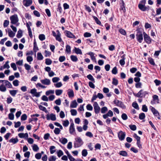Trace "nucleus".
I'll return each mask as SVG.
<instances>
[{
  "label": "nucleus",
  "mask_w": 161,
  "mask_h": 161,
  "mask_svg": "<svg viewBox=\"0 0 161 161\" xmlns=\"http://www.w3.org/2000/svg\"><path fill=\"white\" fill-rule=\"evenodd\" d=\"M139 119H140L142 120L144 119L145 118V115L144 113H140L139 114Z\"/></svg>",
  "instance_id": "c9c22d12"
},
{
  "label": "nucleus",
  "mask_w": 161,
  "mask_h": 161,
  "mask_svg": "<svg viewBox=\"0 0 161 161\" xmlns=\"http://www.w3.org/2000/svg\"><path fill=\"white\" fill-rule=\"evenodd\" d=\"M77 111L75 109H71V115L73 116H75L77 115Z\"/></svg>",
  "instance_id": "5fc2aeb1"
},
{
  "label": "nucleus",
  "mask_w": 161,
  "mask_h": 161,
  "mask_svg": "<svg viewBox=\"0 0 161 161\" xmlns=\"http://www.w3.org/2000/svg\"><path fill=\"white\" fill-rule=\"evenodd\" d=\"M37 59L39 60H42L43 58V56L41 53H38L37 54Z\"/></svg>",
  "instance_id": "37998d69"
},
{
  "label": "nucleus",
  "mask_w": 161,
  "mask_h": 161,
  "mask_svg": "<svg viewBox=\"0 0 161 161\" xmlns=\"http://www.w3.org/2000/svg\"><path fill=\"white\" fill-rule=\"evenodd\" d=\"M24 67L25 68V69L29 71L30 70L31 68V66L28 64H24Z\"/></svg>",
  "instance_id": "a18cd8bd"
},
{
  "label": "nucleus",
  "mask_w": 161,
  "mask_h": 161,
  "mask_svg": "<svg viewBox=\"0 0 161 161\" xmlns=\"http://www.w3.org/2000/svg\"><path fill=\"white\" fill-rule=\"evenodd\" d=\"M132 106L135 109L139 110V108L138 104L136 102H133L132 104Z\"/></svg>",
  "instance_id": "c03bdc74"
},
{
  "label": "nucleus",
  "mask_w": 161,
  "mask_h": 161,
  "mask_svg": "<svg viewBox=\"0 0 161 161\" xmlns=\"http://www.w3.org/2000/svg\"><path fill=\"white\" fill-rule=\"evenodd\" d=\"M59 141L63 144H65L67 142V140L65 138H62L59 139Z\"/></svg>",
  "instance_id": "bb28decb"
},
{
  "label": "nucleus",
  "mask_w": 161,
  "mask_h": 161,
  "mask_svg": "<svg viewBox=\"0 0 161 161\" xmlns=\"http://www.w3.org/2000/svg\"><path fill=\"white\" fill-rule=\"evenodd\" d=\"M93 18L95 20V22H96V23H97V24L99 25H101V22L98 19V18L95 16H93Z\"/></svg>",
  "instance_id": "4c0bfd02"
},
{
  "label": "nucleus",
  "mask_w": 161,
  "mask_h": 161,
  "mask_svg": "<svg viewBox=\"0 0 161 161\" xmlns=\"http://www.w3.org/2000/svg\"><path fill=\"white\" fill-rule=\"evenodd\" d=\"M143 34L144 35V40L145 42L148 44L151 43L152 39L150 37L144 32H143Z\"/></svg>",
  "instance_id": "1a4fd4ad"
},
{
  "label": "nucleus",
  "mask_w": 161,
  "mask_h": 161,
  "mask_svg": "<svg viewBox=\"0 0 161 161\" xmlns=\"http://www.w3.org/2000/svg\"><path fill=\"white\" fill-rule=\"evenodd\" d=\"M57 32H58L57 35L56 36V39L59 42H61L62 41V39L60 37V34L58 31H57Z\"/></svg>",
  "instance_id": "f704fd0d"
},
{
  "label": "nucleus",
  "mask_w": 161,
  "mask_h": 161,
  "mask_svg": "<svg viewBox=\"0 0 161 161\" xmlns=\"http://www.w3.org/2000/svg\"><path fill=\"white\" fill-rule=\"evenodd\" d=\"M148 60L151 64L153 66L155 65V64L154 63L153 59L151 57H149L148 58Z\"/></svg>",
  "instance_id": "b1692460"
},
{
  "label": "nucleus",
  "mask_w": 161,
  "mask_h": 161,
  "mask_svg": "<svg viewBox=\"0 0 161 161\" xmlns=\"http://www.w3.org/2000/svg\"><path fill=\"white\" fill-rule=\"evenodd\" d=\"M56 159V157L54 156H52L48 158L49 161H55Z\"/></svg>",
  "instance_id": "603ef678"
},
{
  "label": "nucleus",
  "mask_w": 161,
  "mask_h": 161,
  "mask_svg": "<svg viewBox=\"0 0 161 161\" xmlns=\"http://www.w3.org/2000/svg\"><path fill=\"white\" fill-rule=\"evenodd\" d=\"M112 83L114 85L117 86L118 84V81L115 78H113L112 79Z\"/></svg>",
  "instance_id": "e433bc0d"
},
{
  "label": "nucleus",
  "mask_w": 161,
  "mask_h": 161,
  "mask_svg": "<svg viewBox=\"0 0 161 161\" xmlns=\"http://www.w3.org/2000/svg\"><path fill=\"white\" fill-rule=\"evenodd\" d=\"M153 101H151V103L152 104H155V103L154 102V101L157 100V103H159V99L158 98V96L156 95H154L153 97Z\"/></svg>",
  "instance_id": "dca6fc26"
},
{
  "label": "nucleus",
  "mask_w": 161,
  "mask_h": 161,
  "mask_svg": "<svg viewBox=\"0 0 161 161\" xmlns=\"http://www.w3.org/2000/svg\"><path fill=\"white\" fill-rule=\"evenodd\" d=\"M22 30H19L17 34V37L18 38H20L22 37Z\"/></svg>",
  "instance_id": "a19ab883"
},
{
  "label": "nucleus",
  "mask_w": 161,
  "mask_h": 161,
  "mask_svg": "<svg viewBox=\"0 0 161 161\" xmlns=\"http://www.w3.org/2000/svg\"><path fill=\"white\" fill-rule=\"evenodd\" d=\"M30 93L33 96H35L36 97H39L40 96V92H37L35 88H33L31 90Z\"/></svg>",
  "instance_id": "9b49d317"
},
{
  "label": "nucleus",
  "mask_w": 161,
  "mask_h": 161,
  "mask_svg": "<svg viewBox=\"0 0 161 161\" xmlns=\"http://www.w3.org/2000/svg\"><path fill=\"white\" fill-rule=\"evenodd\" d=\"M86 109L87 110L92 111L93 109V107L90 104H88L86 106Z\"/></svg>",
  "instance_id": "864d4df0"
},
{
  "label": "nucleus",
  "mask_w": 161,
  "mask_h": 161,
  "mask_svg": "<svg viewBox=\"0 0 161 161\" xmlns=\"http://www.w3.org/2000/svg\"><path fill=\"white\" fill-rule=\"evenodd\" d=\"M149 108L154 116L156 117L158 119H160V116L158 111L152 106H150Z\"/></svg>",
  "instance_id": "20e7f679"
},
{
  "label": "nucleus",
  "mask_w": 161,
  "mask_h": 161,
  "mask_svg": "<svg viewBox=\"0 0 161 161\" xmlns=\"http://www.w3.org/2000/svg\"><path fill=\"white\" fill-rule=\"evenodd\" d=\"M32 3V0H23V4L26 7L29 6Z\"/></svg>",
  "instance_id": "2eb2a0df"
},
{
  "label": "nucleus",
  "mask_w": 161,
  "mask_h": 161,
  "mask_svg": "<svg viewBox=\"0 0 161 161\" xmlns=\"http://www.w3.org/2000/svg\"><path fill=\"white\" fill-rule=\"evenodd\" d=\"M82 155L83 156L86 157L88 154L87 150L84 149L81 152Z\"/></svg>",
  "instance_id": "58836bf2"
},
{
  "label": "nucleus",
  "mask_w": 161,
  "mask_h": 161,
  "mask_svg": "<svg viewBox=\"0 0 161 161\" xmlns=\"http://www.w3.org/2000/svg\"><path fill=\"white\" fill-rule=\"evenodd\" d=\"M120 9L122 10L125 13L126 11L125 8V4L124 2L122 1L121 3V5L120 7Z\"/></svg>",
  "instance_id": "412c9836"
},
{
  "label": "nucleus",
  "mask_w": 161,
  "mask_h": 161,
  "mask_svg": "<svg viewBox=\"0 0 161 161\" xmlns=\"http://www.w3.org/2000/svg\"><path fill=\"white\" fill-rule=\"evenodd\" d=\"M0 91L2 92H5L6 91V88L3 84L0 86Z\"/></svg>",
  "instance_id": "393cba45"
},
{
  "label": "nucleus",
  "mask_w": 161,
  "mask_h": 161,
  "mask_svg": "<svg viewBox=\"0 0 161 161\" xmlns=\"http://www.w3.org/2000/svg\"><path fill=\"white\" fill-rule=\"evenodd\" d=\"M83 142L80 137L75 138L74 142V147L75 148L79 147L83 144Z\"/></svg>",
  "instance_id": "f03ea898"
},
{
  "label": "nucleus",
  "mask_w": 161,
  "mask_h": 161,
  "mask_svg": "<svg viewBox=\"0 0 161 161\" xmlns=\"http://www.w3.org/2000/svg\"><path fill=\"white\" fill-rule=\"evenodd\" d=\"M78 105V104L76 100H74L71 103V108H75Z\"/></svg>",
  "instance_id": "5701e85b"
},
{
  "label": "nucleus",
  "mask_w": 161,
  "mask_h": 161,
  "mask_svg": "<svg viewBox=\"0 0 161 161\" xmlns=\"http://www.w3.org/2000/svg\"><path fill=\"white\" fill-rule=\"evenodd\" d=\"M8 36L11 37H14L15 35V33H14L11 30H10L8 31Z\"/></svg>",
  "instance_id": "cd10ccee"
},
{
  "label": "nucleus",
  "mask_w": 161,
  "mask_h": 161,
  "mask_svg": "<svg viewBox=\"0 0 161 161\" xmlns=\"http://www.w3.org/2000/svg\"><path fill=\"white\" fill-rule=\"evenodd\" d=\"M63 124L64 126L67 127L69 125V122L67 120H64L63 121Z\"/></svg>",
  "instance_id": "49530a36"
},
{
  "label": "nucleus",
  "mask_w": 161,
  "mask_h": 161,
  "mask_svg": "<svg viewBox=\"0 0 161 161\" xmlns=\"http://www.w3.org/2000/svg\"><path fill=\"white\" fill-rule=\"evenodd\" d=\"M9 63V62L8 61H7L5 64L3 65V68L9 69L10 68L9 65L8 64Z\"/></svg>",
  "instance_id": "69168bd1"
},
{
  "label": "nucleus",
  "mask_w": 161,
  "mask_h": 161,
  "mask_svg": "<svg viewBox=\"0 0 161 161\" xmlns=\"http://www.w3.org/2000/svg\"><path fill=\"white\" fill-rule=\"evenodd\" d=\"M55 86L57 88H59L62 86V84L61 82H59L54 84Z\"/></svg>",
  "instance_id": "0e129e2a"
},
{
  "label": "nucleus",
  "mask_w": 161,
  "mask_h": 161,
  "mask_svg": "<svg viewBox=\"0 0 161 161\" xmlns=\"http://www.w3.org/2000/svg\"><path fill=\"white\" fill-rule=\"evenodd\" d=\"M119 31L122 34L124 35H126V32L125 30L123 29H120L119 30Z\"/></svg>",
  "instance_id": "052dcab7"
},
{
  "label": "nucleus",
  "mask_w": 161,
  "mask_h": 161,
  "mask_svg": "<svg viewBox=\"0 0 161 161\" xmlns=\"http://www.w3.org/2000/svg\"><path fill=\"white\" fill-rule=\"evenodd\" d=\"M32 149L35 152H37L39 150V148L36 144H34L32 146Z\"/></svg>",
  "instance_id": "473e14b6"
},
{
  "label": "nucleus",
  "mask_w": 161,
  "mask_h": 161,
  "mask_svg": "<svg viewBox=\"0 0 161 161\" xmlns=\"http://www.w3.org/2000/svg\"><path fill=\"white\" fill-rule=\"evenodd\" d=\"M142 110L144 112H147L148 110L147 107L145 105H143L142 106Z\"/></svg>",
  "instance_id": "13d9d810"
},
{
  "label": "nucleus",
  "mask_w": 161,
  "mask_h": 161,
  "mask_svg": "<svg viewBox=\"0 0 161 161\" xmlns=\"http://www.w3.org/2000/svg\"><path fill=\"white\" fill-rule=\"evenodd\" d=\"M63 91L61 89H57L55 90V94L57 96H59L61 95L63 92Z\"/></svg>",
  "instance_id": "c756f323"
},
{
  "label": "nucleus",
  "mask_w": 161,
  "mask_h": 161,
  "mask_svg": "<svg viewBox=\"0 0 161 161\" xmlns=\"http://www.w3.org/2000/svg\"><path fill=\"white\" fill-rule=\"evenodd\" d=\"M26 60L28 62L31 64V62L33 60V57L31 56H28L26 58Z\"/></svg>",
  "instance_id": "72a5a7b5"
},
{
  "label": "nucleus",
  "mask_w": 161,
  "mask_h": 161,
  "mask_svg": "<svg viewBox=\"0 0 161 161\" xmlns=\"http://www.w3.org/2000/svg\"><path fill=\"white\" fill-rule=\"evenodd\" d=\"M137 31V32L136 34V39L139 43H141L143 39V35L142 32L138 30Z\"/></svg>",
  "instance_id": "423d86ee"
},
{
  "label": "nucleus",
  "mask_w": 161,
  "mask_h": 161,
  "mask_svg": "<svg viewBox=\"0 0 161 161\" xmlns=\"http://www.w3.org/2000/svg\"><path fill=\"white\" fill-rule=\"evenodd\" d=\"M114 102L116 105L118 107H120L123 109H125L126 108V106L124 104L123 102L117 99H115Z\"/></svg>",
  "instance_id": "39448f33"
},
{
  "label": "nucleus",
  "mask_w": 161,
  "mask_h": 161,
  "mask_svg": "<svg viewBox=\"0 0 161 161\" xmlns=\"http://www.w3.org/2000/svg\"><path fill=\"white\" fill-rule=\"evenodd\" d=\"M58 156L60 157L63 155V153L61 150H59L57 152Z\"/></svg>",
  "instance_id": "e2e57ef3"
},
{
  "label": "nucleus",
  "mask_w": 161,
  "mask_h": 161,
  "mask_svg": "<svg viewBox=\"0 0 161 161\" xmlns=\"http://www.w3.org/2000/svg\"><path fill=\"white\" fill-rule=\"evenodd\" d=\"M19 140L17 138H12L9 140V142L13 144H15L18 142Z\"/></svg>",
  "instance_id": "6ab92c4d"
},
{
  "label": "nucleus",
  "mask_w": 161,
  "mask_h": 161,
  "mask_svg": "<svg viewBox=\"0 0 161 161\" xmlns=\"http://www.w3.org/2000/svg\"><path fill=\"white\" fill-rule=\"evenodd\" d=\"M108 108L106 107H104L101 108V112L102 114H104L107 111Z\"/></svg>",
  "instance_id": "09e8293b"
},
{
  "label": "nucleus",
  "mask_w": 161,
  "mask_h": 161,
  "mask_svg": "<svg viewBox=\"0 0 161 161\" xmlns=\"http://www.w3.org/2000/svg\"><path fill=\"white\" fill-rule=\"evenodd\" d=\"M19 136L20 138L27 139L28 137V135L27 133H20L18 135Z\"/></svg>",
  "instance_id": "f3484780"
},
{
  "label": "nucleus",
  "mask_w": 161,
  "mask_h": 161,
  "mask_svg": "<svg viewBox=\"0 0 161 161\" xmlns=\"http://www.w3.org/2000/svg\"><path fill=\"white\" fill-rule=\"evenodd\" d=\"M52 61L49 58H47L45 60V63L47 65H50L51 64Z\"/></svg>",
  "instance_id": "8fccbe9b"
},
{
  "label": "nucleus",
  "mask_w": 161,
  "mask_h": 161,
  "mask_svg": "<svg viewBox=\"0 0 161 161\" xmlns=\"http://www.w3.org/2000/svg\"><path fill=\"white\" fill-rule=\"evenodd\" d=\"M52 81L53 83H55L60 80V78L58 77H54L52 78Z\"/></svg>",
  "instance_id": "680f3d73"
},
{
  "label": "nucleus",
  "mask_w": 161,
  "mask_h": 161,
  "mask_svg": "<svg viewBox=\"0 0 161 161\" xmlns=\"http://www.w3.org/2000/svg\"><path fill=\"white\" fill-rule=\"evenodd\" d=\"M17 92L18 91L17 90H12L9 91L10 94L14 97L15 96Z\"/></svg>",
  "instance_id": "2f4dec72"
},
{
  "label": "nucleus",
  "mask_w": 161,
  "mask_h": 161,
  "mask_svg": "<svg viewBox=\"0 0 161 161\" xmlns=\"http://www.w3.org/2000/svg\"><path fill=\"white\" fill-rule=\"evenodd\" d=\"M148 94L147 91L143 92L142 89L141 90L137 93H133L134 96L137 97H145L146 95Z\"/></svg>",
  "instance_id": "7ed1b4c3"
},
{
  "label": "nucleus",
  "mask_w": 161,
  "mask_h": 161,
  "mask_svg": "<svg viewBox=\"0 0 161 161\" xmlns=\"http://www.w3.org/2000/svg\"><path fill=\"white\" fill-rule=\"evenodd\" d=\"M129 126L132 130L135 131L136 129V127L135 125H129Z\"/></svg>",
  "instance_id": "79ce46f5"
},
{
  "label": "nucleus",
  "mask_w": 161,
  "mask_h": 161,
  "mask_svg": "<svg viewBox=\"0 0 161 161\" xmlns=\"http://www.w3.org/2000/svg\"><path fill=\"white\" fill-rule=\"evenodd\" d=\"M126 136V134L125 132H123L121 130H120L118 133V136L119 140L122 141L124 140Z\"/></svg>",
  "instance_id": "6e6552de"
},
{
  "label": "nucleus",
  "mask_w": 161,
  "mask_h": 161,
  "mask_svg": "<svg viewBox=\"0 0 161 161\" xmlns=\"http://www.w3.org/2000/svg\"><path fill=\"white\" fill-rule=\"evenodd\" d=\"M41 82L42 84L47 85H49L51 84L50 80L47 78H45L44 79L41 80Z\"/></svg>",
  "instance_id": "ddd939ff"
},
{
  "label": "nucleus",
  "mask_w": 161,
  "mask_h": 161,
  "mask_svg": "<svg viewBox=\"0 0 161 161\" xmlns=\"http://www.w3.org/2000/svg\"><path fill=\"white\" fill-rule=\"evenodd\" d=\"M142 84L140 82H137L135 84V87L136 88H141Z\"/></svg>",
  "instance_id": "de8ad7c7"
},
{
  "label": "nucleus",
  "mask_w": 161,
  "mask_h": 161,
  "mask_svg": "<svg viewBox=\"0 0 161 161\" xmlns=\"http://www.w3.org/2000/svg\"><path fill=\"white\" fill-rule=\"evenodd\" d=\"M4 85L8 88H11L12 87L11 84L8 80H5V81H4Z\"/></svg>",
  "instance_id": "aec40b11"
},
{
  "label": "nucleus",
  "mask_w": 161,
  "mask_h": 161,
  "mask_svg": "<svg viewBox=\"0 0 161 161\" xmlns=\"http://www.w3.org/2000/svg\"><path fill=\"white\" fill-rule=\"evenodd\" d=\"M94 111L96 114L99 113L100 110V108L99 107L97 103L96 102H95L93 104Z\"/></svg>",
  "instance_id": "9d476101"
},
{
  "label": "nucleus",
  "mask_w": 161,
  "mask_h": 161,
  "mask_svg": "<svg viewBox=\"0 0 161 161\" xmlns=\"http://www.w3.org/2000/svg\"><path fill=\"white\" fill-rule=\"evenodd\" d=\"M146 2V0H142L140 2L138 5L139 9L142 11H148L149 10V6H145V4Z\"/></svg>",
  "instance_id": "f257e3e1"
},
{
  "label": "nucleus",
  "mask_w": 161,
  "mask_h": 161,
  "mask_svg": "<svg viewBox=\"0 0 161 161\" xmlns=\"http://www.w3.org/2000/svg\"><path fill=\"white\" fill-rule=\"evenodd\" d=\"M112 73L113 74L116 75L117 73V67H114L112 70Z\"/></svg>",
  "instance_id": "bf43d9fd"
},
{
  "label": "nucleus",
  "mask_w": 161,
  "mask_h": 161,
  "mask_svg": "<svg viewBox=\"0 0 161 161\" xmlns=\"http://www.w3.org/2000/svg\"><path fill=\"white\" fill-rule=\"evenodd\" d=\"M87 78L90 80L92 81L93 82H95V80L94 78L91 74H89L87 76Z\"/></svg>",
  "instance_id": "c85d7f7f"
},
{
  "label": "nucleus",
  "mask_w": 161,
  "mask_h": 161,
  "mask_svg": "<svg viewBox=\"0 0 161 161\" xmlns=\"http://www.w3.org/2000/svg\"><path fill=\"white\" fill-rule=\"evenodd\" d=\"M87 54L89 55L91 58V59L92 60H96V58L94 56V53L92 52H90L87 53Z\"/></svg>",
  "instance_id": "4be33fe9"
},
{
  "label": "nucleus",
  "mask_w": 161,
  "mask_h": 161,
  "mask_svg": "<svg viewBox=\"0 0 161 161\" xmlns=\"http://www.w3.org/2000/svg\"><path fill=\"white\" fill-rule=\"evenodd\" d=\"M10 18L11 20V23L13 24H15L18 22L19 19L18 16L16 14L11 16Z\"/></svg>",
  "instance_id": "0eeeda50"
},
{
  "label": "nucleus",
  "mask_w": 161,
  "mask_h": 161,
  "mask_svg": "<svg viewBox=\"0 0 161 161\" xmlns=\"http://www.w3.org/2000/svg\"><path fill=\"white\" fill-rule=\"evenodd\" d=\"M92 36V34L89 32H85L84 34V36L85 37H91Z\"/></svg>",
  "instance_id": "774afa93"
},
{
  "label": "nucleus",
  "mask_w": 161,
  "mask_h": 161,
  "mask_svg": "<svg viewBox=\"0 0 161 161\" xmlns=\"http://www.w3.org/2000/svg\"><path fill=\"white\" fill-rule=\"evenodd\" d=\"M73 53H75L77 54H82L81 50L79 48L74 47V48L72 50Z\"/></svg>",
  "instance_id": "4468645a"
},
{
  "label": "nucleus",
  "mask_w": 161,
  "mask_h": 161,
  "mask_svg": "<svg viewBox=\"0 0 161 161\" xmlns=\"http://www.w3.org/2000/svg\"><path fill=\"white\" fill-rule=\"evenodd\" d=\"M39 108L41 110L44 111L45 112H47V111L46 108L45 107L42 105H40L39 106Z\"/></svg>",
  "instance_id": "3c124183"
},
{
  "label": "nucleus",
  "mask_w": 161,
  "mask_h": 161,
  "mask_svg": "<svg viewBox=\"0 0 161 161\" xmlns=\"http://www.w3.org/2000/svg\"><path fill=\"white\" fill-rule=\"evenodd\" d=\"M46 118L47 120L51 119L53 121H54L56 120V116L53 114L47 115Z\"/></svg>",
  "instance_id": "f8f14e48"
},
{
  "label": "nucleus",
  "mask_w": 161,
  "mask_h": 161,
  "mask_svg": "<svg viewBox=\"0 0 161 161\" xmlns=\"http://www.w3.org/2000/svg\"><path fill=\"white\" fill-rule=\"evenodd\" d=\"M125 54H123L121 57V58H122L121 59H120L119 61V64L121 65H124L125 64Z\"/></svg>",
  "instance_id": "a211bd4d"
},
{
  "label": "nucleus",
  "mask_w": 161,
  "mask_h": 161,
  "mask_svg": "<svg viewBox=\"0 0 161 161\" xmlns=\"http://www.w3.org/2000/svg\"><path fill=\"white\" fill-rule=\"evenodd\" d=\"M71 60L74 62H76L78 60V58L77 56L71 55Z\"/></svg>",
  "instance_id": "7c9ffc66"
},
{
  "label": "nucleus",
  "mask_w": 161,
  "mask_h": 161,
  "mask_svg": "<svg viewBox=\"0 0 161 161\" xmlns=\"http://www.w3.org/2000/svg\"><path fill=\"white\" fill-rule=\"evenodd\" d=\"M133 136L135 139H136L137 142L140 141V137L138 136L136 134L134 133L133 135Z\"/></svg>",
  "instance_id": "338daca9"
},
{
  "label": "nucleus",
  "mask_w": 161,
  "mask_h": 161,
  "mask_svg": "<svg viewBox=\"0 0 161 161\" xmlns=\"http://www.w3.org/2000/svg\"><path fill=\"white\" fill-rule=\"evenodd\" d=\"M55 148V147L54 146H51L50 147V150L51 154H53L56 151L54 149Z\"/></svg>",
  "instance_id": "ea45409f"
},
{
  "label": "nucleus",
  "mask_w": 161,
  "mask_h": 161,
  "mask_svg": "<svg viewBox=\"0 0 161 161\" xmlns=\"http://www.w3.org/2000/svg\"><path fill=\"white\" fill-rule=\"evenodd\" d=\"M119 154L120 155L124 157H126L128 156V153L126 151H121L119 152Z\"/></svg>",
  "instance_id": "a878e982"
},
{
  "label": "nucleus",
  "mask_w": 161,
  "mask_h": 161,
  "mask_svg": "<svg viewBox=\"0 0 161 161\" xmlns=\"http://www.w3.org/2000/svg\"><path fill=\"white\" fill-rule=\"evenodd\" d=\"M35 157L37 159H40L42 157L41 153H37L35 154Z\"/></svg>",
  "instance_id": "4d7b16f0"
},
{
  "label": "nucleus",
  "mask_w": 161,
  "mask_h": 161,
  "mask_svg": "<svg viewBox=\"0 0 161 161\" xmlns=\"http://www.w3.org/2000/svg\"><path fill=\"white\" fill-rule=\"evenodd\" d=\"M121 118L124 120H126L128 119V117L126 114L125 113H123L121 115Z\"/></svg>",
  "instance_id": "6e6d98bb"
}]
</instances>
